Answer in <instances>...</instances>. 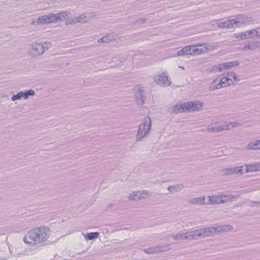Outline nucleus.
I'll return each instance as SVG.
<instances>
[{"mask_svg": "<svg viewBox=\"0 0 260 260\" xmlns=\"http://www.w3.org/2000/svg\"><path fill=\"white\" fill-rule=\"evenodd\" d=\"M49 228L41 226L29 230L23 238L24 242L31 246L44 245L50 236Z\"/></svg>", "mask_w": 260, "mask_h": 260, "instance_id": "f257e3e1", "label": "nucleus"}, {"mask_svg": "<svg viewBox=\"0 0 260 260\" xmlns=\"http://www.w3.org/2000/svg\"><path fill=\"white\" fill-rule=\"evenodd\" d=\"M236 79V75L234 72H228L217 77L210 84L209 88L211 91L220 89L230 86Z\"/></svg>", "mask_w": 260, "mask_h": 260, "instance_id": "f03ea898", "label": "nucleus"}, {"mask_svg": "<svg viewBox=\"0 0 260 260\" xmlns=\"http://www.w3.org/2000/svg\"><path fill=\"white\" fill-rule=\"evenodd\" d=\"M151 121L149 117H145L143 118L138 129L136 135V141H140L143 138L147 137L151 129Z\"/></svg>", "mask_w": 260, "mask_h": 260, "instance_id": "7ed1b4c3", "label": "nucleus"}, {"mask_svg": "<svg viewBox=\"0 0 260 260\" xmlns=\"http://www.w3.org/2000/svg\"><path fill=\"white\" fill-rule=\"evenodd\" d=\"M232 229L230 225H222L215 227H209L203 229H199L200 238H204L212 235L216 233L227 231Z\"/></svg>", "mask_w": 260, "mask_h": 260, "instance_id": "20e7f679", "label": "nucleus"}, {"mask_svg": "<svg viewBox=\"0 0 260 260\" xmlns=\"http://www.w3.org/2000/svg\"><path fill=\"white\" fill-rule=\"evenodd\" d=\"M30 51L34 55H40L46 51L51 47L49 42L34 43L30 45Z\"/></svg>", "mask_w": 260, "mask_h": 260, "instance_id": "39448f33", "label": "nucleus"}, {"mask_svg": "<svg viewBox=\"0 0 260 260\" xmlns=\"http://www.w3.org/2000/svg\"><path fill=\"white\" fill-rule=\"evenodd\" d=\"M172 237L174 240H192L200 238V234L199 230L191 231L187 232L185 233L178 234L172 235Z\"/></svg>", "mask_w": 260, "mask_h": 260, "instance_id": "423d86ee", "label": "nucleus"}, {"mask_svg": "<svg viewBox=\"0 0 260 260\" xmlns=\"http://www.w3.org/2000/svg\"><path fill=\"white\" fill-rule=\"evenodd\" d=\"M154 80L157 84L161 86H168L171 84L169 76L167 73H163L161 74L155 75L154 77Z\"/></svg>", "mask_w": 260, "mask_h": 260, "instance_id": "0eeeda50", "label": "nucleus"}, {"mask_svg": "<svg viewBox=\"0 0 260 260\" xmlns=\"http://www.w3.org/2000/svg\"><path fill=\"white\" fill-rule=\"evenodd\" d=\"M231 126L233 127L235 126V124L234 123H230L229 122H224L222 125H209L208 126V131L214 133L215 132H220L223 130L229 129L230 127Z\"/></svg>", "mask_w": 260, "mask_h": 260, "instance_id": "6e6552de", "label": "nucleus"}, {"mask_svg": "<svg viewBox=\"0 0 260 260\" xmlns=\"http://www.w3.org/2000/svg\"><path fill=\"white\" fill-rule=\"evenodd\" d=\"M56 21V16L54 14L43 15L39 17L37 20V22L42 25L45 24L52 23Z\"/></svg>", "mask_w": 260, "mask_h": 260, "instance_id": "1a4fd4ad", "label": "nucleus"}, {"mask_svg": "<svg viewBox=\"0 0 260 260\" xmlns=\"http://www.w3.org/2000/svg\"><path fill=\"white\" fill-rule=\"evenodd\" d=\"M35 94V91L31 89L24 91H22L18 92L16 94L13 95L11 98V100L12 101H14L17 100L21 99L22 98L25 99H27L29 95H34Z\"/></svg>", "mask_w": 260, "mask_h": 260, "instance_id": "9d476101", "label": "nucleus"}, {"mask_svg": "<svg viewBox=\"0 0 260 260\" xmlns=\"http://www.w3.org/2000/svg\"><path fill=\"white\" fill-rule=\"evenodd\" d=\"M203 104L199 101L188 102L186 103L187 111H197L201 110Z\"/></svg>", "mask_w": 260, "mask_h": 260, "instance_id": "9b49d317", "label": "nucleus"}, {"mask_svg": "<svg viewBox=\"0 0 260 260\" xmlns=\"http://www.w3.org/2000/svg\"><path fill=\"white\" fill-rule=\"evenodd\" d=\"M193 50V55H198L204 54L207 52L208 50V46L206 44H198L192 45Z\"/></svg>", "mask_w": 260, "mask_h": 260, "instance_id": "f8f14e48", "label": "nucleus"}, {"mask_svg": "<svg viewBox=\"0 0 260 260\" xmlns=\"http://www.w3.org/2000/svg\"><path fill=\"white\" fill-rule=\"evenodd\" d=\"M148 192L146 191H136L133 192L132 193H130L128 198L130 200H138L141 199H144L147 197Z\"/></svg>", "mask_w": 260, "mask_h": 260, "instance_id": "ddd939ff", "label": "nucleus"}, {"mask_svg": "<svg viewBox=\"0 0 260 260\" xmlns=\"http://www.w3.org/2000/svg\"><path fill=\"white\" fill-rule=\"evenodd\" d=\"M239 64L238 61H231L219 64L218 66H214V70H218L219 72H221L223 68L229 69L232 67L237 66Z\"/></svg>", "mask_w": 260, "mask_h": 260, "instance_id": "4468645a", "label": "nucleus"}, {"mask_svg": "<svg viewBox=\"0 0 260 260\" xmlns=\"http://www.w3.org/2000/svg\"><path fill=\"white\" fill-rule=\"evenodd\" d=\"M236 20L237 25H239V26H240L242 24H247L252 22L253 19L252 17L245 15H241Z\"/></svg>", "mask_w": 260, "mask_h": 260, "instance_id": "2eb2a0df", "label": "nucleus"}, {"mask_svg": "<svg viewBox=\"0 0 260 260\" xmlns=\"http://www.w3.org/2000/svg\"><path fill=\"white\" fill-rule=\"evenodd\" d=\"M234 24L237 25L236 19H230L219 22L218 26L222 28H231L233 27Z\"/></svg>", "mask_w": 260, "mask_h": 260, "instance_id": "dca6fc26", "label": "nucleus"}, {"mask_svg": "<svg viewBox=\"0 0 260 260\" xmlns=\"http://www.w3.org/2000/svg\"><path fill=\"white\" fill-rule=\"evenodd\" d=\"M186 103L183 104H176L171 108L172 112L174 113H179L187 111Z\"/></svg>", "mask_w": 260, "mask_h": 260, "instance_id": "f3484780", "label": "nucleus"}, {"mask_svg": "<svg viewBox=\"0 0 260 260\" xmlns=\"http://www.w3.org/2000/svg\"><path fill=\"white\" fill-rule=\"evenodd\" d=\"M246 172L260 171V162L245 165Z\"/></svg>", "mask_w": 260, "mask_h": 260, "instance_id": "a211bd4d", "label": "nucleus"}, {"mask_svg": "<svg viewBox=\"0 0 260 260\" xmlns=\"http://www.w3.org/2000/svg\"><path fill=\"white\" fill-rule=\"evenodd\" d=\"M207 198L209 199V202L206 203L207 205L222 204L220 194L213 196H209Z\"/></svg>", "mask_w": 260, "mask_h": 260, "instance_id": "6ab92c4d", "label": "nucleus"}, {"mask_svg": "<svg viewBox=\"0 0 260 260\" xmlns=\"http://www.w3.org/2000/svg\"><path fill=\"white\" fill-rule=\"evenodd\" d=\"M249 150H260V140H255L250 142L246 146Z\"/></svg>", "mask_w": 260, "mask_h": 260, "instance_id": "aec40b11", "label": "nucleus"}, {"mask_svg": "<svg viewBox=\"0 0 260 260\" xmlns=\"http://www.w3.org/2000/svg\"><path fill=\"white\" fill-rule=\"evenodd\" d=\"M221 199L222 200V203H226L228 202H231L235 199L238 197L236 195L231 194H223L220 193Z\"/></svg>", "mask_w": 260, "mask_h": 260, "instance_id": "412c9836", "label": "nucleus"}, {"mask_svg": "<svg viewBox=\"0 0 260 260\" xmlns=\"http://www.w3.org/2000/svg\"><path fill=\"white\" fill-rule=\"evenodd\" d=\"M161 251H162V247L159 246L149 247L144 249V251L145 252V253L148 254L155 253L157 252H160Z\"/></svg>", "mask_w": 260, "mask_h": 260, "instance_id": "4be33fe9", "label": "nucleus"}, {"mask_svg": "<svg viewBox=\"0 0 260 260\" xmlns=\"http://www.w3.org/2000/svg\"><path fill=\"white\" fill-rule=\"evenodd\" d=\"M189 202L192 204L204 205L205 204L204 197L192 198L190 200Z\"/></svg>", "mask_w": 260, "mask_h": 260, "instance_id": "5701e85b", "label": "nucleus"}, {"mask_svg": "<svg viewBox=\"0 0 260 260\" xmlns=\"http://www.w3.org/2000/svg\"><path fill=\"white\" fill-rule=\"evenodd\" d=\"M184 188V185L183 184H177L175 185H171L168 187V189L170 192H177L178 191H180L182 190Z\"/></svg>", "mask_w": 260, "mask_h": 260, "instance_id": "b1692460", "label": "nucleus"}, {"mask_svg": "<svg viewBox=\"0 0 260 260\" xmlns=\"http://www.w3.org/2000/svg\"><path fill=\"white\" fill-rule=\"evenodd\" d=\"M115 38L113 37L112 35L109 34L107 36H104L102 38L98 40L99 43H108L113 40H115Z\"/></svg>", "mask_w": 260, "mask_h": 260, "instance_id": "393cba45", "label": "nucleus"}, {"mask_svg": "<svg viewBox=\"0 0 260 260\" xmlns=\"http://www.w3.org/2000/svg\"><path fill=\"white\" fill-rule=\"evenodd\" d=\"M88 18L87 17L84 15H81V16L77 17H75L74 18V21L76 23H84L87 21Z\"/></svg>", "mask_w": 260, "mask_h": 260, "instance_id": "a878e982", "label": "nucleus"}, {"mask_svg": "<svg viewBox=\"0 0 260 260\" xmlns=\"http://www.w3.org/2000/svg\"><path fill=\"white\" fill-rule=\"evenodd\" d=\"M99 236L98 232H92L86 235L85 238L86 240H93Z\"/></svg>", "mask_w": 260, "mask_h": 260, "instance_id": "bb28decb", "label": "nucleus"}, {"mask_svg": "<svg viewBox=\"0 0 260 260\" xmlns=\"http://www.w3.org/2000/svg\"><path fill=\"white\" fill-rule=\"evenodd\" d=\"M56 16V21L57 20H61L63 19H65L67 17L68 14L65 12H60L57 14H54Z\"/></svg>", "mask_w": 260, "mask_h": 260, "instance_id": "cd10ccee", "label": "nucleus"}, {"mask_svg": "<svg viewBox=\"0 0 260 260\" xmlns=\"http://www.w3.org/2000/svg\"><path fill=\"white\" fill-rule=\"evenodd\" d=\"M184 50L185 51L186 55H193V52H192V50H193L192 45H189L184 47Z\"/></svg>", "mask_w": 260, "mask_h": 260, "instance_id": "c85d7f7f", "label": "nucleus"}, {"mask_svg": "<svg viewBox=\"0 0 260 260\" xmlns=\"http://www.w3.org/2000/svg\"><path fill=\"white\" fill-rule=\"evenodd\" d=\"M256 32V28L251 30H248V33L250 38H253L256 37L258 38V34Z\"/></svg>", "mask_w": 260, "mask_h": 260, "instance_id": "c756f323", "label": "nucleus"}, {"mask_svg": "<svg viewBox=\"0 0 260 260\" xmlns=\"http://www.w3.org/2000/svg\"><path fill=\"white\" fill-rule=\"evenodd\" d=\"M233 174H237L238 173L242 174V167H233Z\"/></svg>", "mask_w": 260, "mask_h": 260, "instance_id": "7c9ffc66", "label": "nucleus"}, {"mask_svg": "<svg viewBox=\"0 0 260 260\" xmlns=\"http://www.w3.org/2000/svg\"><path fill=\"white\" fill-rule=\"evenodd\" d=\"M222 171L226 175L233 174V167L226 168L223 169Z\"/></svg>", "mask_w": 260, "mask_h": 260, "instance_id": "2f4dec72", "label": "nucleus"}, {"mask_svg": "<svg viewBox=\"0 0 260 260\" xmlns=\"http://www.w3.org/2000/svg\"><path fill=\"white\" fill-rule=\"evenodd\" d=\"M177 56H183V55H185V50H184V47L182 49H181L180 50L177 51Z\"/></svg>", "mask_w": 260, "mask_h": 260, "instance_id": "473e14b6", "label": "nucleus"}, {"mask_svg": "<svg viewBox=\"0 0 260 260\" xmlns=\"http://www.w3.org/2000/svg\"><path fill=\"white\" fill-rule=\"evenodd\" d=\"M177 56H183V55H185V50H184V47L182 49H181L180 50L177 51Z\"/></svg>", "mask_w": 260, "mask_h": 260, "instance_id": "72a5a7b5", "label": "nucleus"}, {"mask_svg": "<svg viewBox=\"0 0 260 260\" xmlns=\"http://www.w3.org/2000/svg\"><path fill=\"white\" fill-rule=\"evenodd\" d=\"M250 38L248 31H246L243 32L242 40L248 39Z\"/></svg>", "mask_w": 260, "mask_h": 260, "instance_id": "f704fd0d", "label": "nucleus"}, {"mask_svg": "<svg viewBox=\"0 0 260 260\" xmlns=\"http://www.w3.org/2000/svg\"><path fill=\"white\" fill-rule=\"evenodd\" d=\"M234 37L236 39H240L242 40L243 32L235 34L234 35Z\"/></svg>", "mask_w": 260, "mask_h": 260, "instance_id": "c9c22d12", "label": "nucleus"}, {"mask_svg": "<svg viewBox=\"0 0 260 260\" xmlns=\"http://www.w3.org/2000/svg\"><path fill=\"white\" fill-rule=\"evenodd\" d=\"M244 49L245 50H246V49L252 50V49H254V47H253V46L252 45H245L244 47Z\"/></svg>", "mask_w": 260, "mask_h": 260, "instance_id": "e433bc0d", "label": "nucleus"}, {"mask_svg": "<svg viewBox=\"0 0 260 260\" xmlns=\"http://www.w3.org/2000/svg\"><path fill=\"white\" fill-rule=\"evenodd\" d=\"M256 32L258 34V38H260V27L256 28Z\"/></svg>", "mask_w": 260, "mask_h": 260, "instance_id": "4c0bfd02", "label": "nucleus"}]
</instances>
